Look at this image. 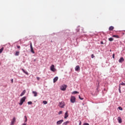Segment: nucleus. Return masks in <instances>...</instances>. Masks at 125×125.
<instances>
[{"mask_svg": "<svg viewBox=\"0 0 125 125\" xmlns=\"http://www.w3.org/2000/svg\"><path fill=\"white\" fill-rule=\"evenodd\" d=\"M66 88H67V85L66 84H62L60 86V89L62 91H65V90H66Z\"/></svg>", "mask_w": 125, "mask_h": 125, "instance_id": "f257e3e1", "label": "nucleus"}, {"mask_svg": "<svg viewBox=\"0 0 125 125\" xmlns=\"http://www.w3.org/2000/svg\"><path fill=\"white\" fill-rule=\"evenodd\" d=\"M25 101H26V97H22L20 100L19 105H23V103H24V102H25Z\"/></svg>", "mask_w": 125, "mask_h": 125, "instance_id": "f03ea898", "label": "nucleus"}, {"mask_svg": "<svg viewBox=\"0 0 125 125\" xmlns=\"http://www.w3.org/2000/svg\"><path fill=\"white\" fill-rule=\"evenodd\" d=\"M59 106L60 107V108H64L65 106V103L64 102H61L59 103Z\"/></svg>", "mask_w": 125, "mask_h": 125, "instance_id": "7ed1b4c3", "label": "nucleus"}, {"mask_svg": "<svg viewBox=\"0 0 125 125\" xmlns=\"http://www.w3.org/2000/svg\"><path fill=\"white\" fill-rule=\"evenodd\" d=\"M70 101L71 103H75V102H76V97L71 96L70 98Z\"/></svg>", "mask_w": 125, "mask_h": 125, "instance_id": "20e7f679", "label": "nucleus"}, {"mask_svg": "<svg viewBox=\"0 0 125 125\" xmlns=\"http://www.w3.org/2000/svg\"><path fill=\"white\" fill-rule=\"evenodd\" d=\"M50 70L52 72H55L56 71V69H55L54 64H52L51 66H50Z\"/></svg>", "mask_w": 125, "mask_h": 125, "instance_id": "39448f33", "label": "nucleus"}, {"mask_svg": "<svg viewBox=\"0 0 125 125\" xmlns=\"http://www.w3.org/2000/svg\"><path fill=\"white\" fill-rule=\"evenodd\" d=\"M16 121V118H15V117H14L12 119L10 125H14V124L15 123Z\"/></svg>", "mask_w": 125, "mask_h": 125, "instance_id": "423d86ee", "label": "nucleus"}, {"mask_svg": "<svg viewBox=\"0 0 125 125\" xmlns=\"http://www.w3.org/2000/svg\"><path fill=\"white\" fill-rule=\"evenodd\" d=\"M63 122H64L63 120H61L58 121L57 122V125H61V124H62L63 123Z\"/></svg>", "mask_w": 125, "mask_h": 125, "instance_id": "0eeeda50", "label": "nucleus"}, {"mask_svg": "<svg viewBox=\"0 0 125 125\" xmlns=\"http://www.w3.org/2000/svg\"><path fill=\"white\" fill-rule=\"evenodd\" d=\"M124 61H125V59H124V58L121 57L119 60V63H123V62H124Z\"/></svg>", "mask_w": 125, "mask_h": 125, "instance_id": "6e6552de", "label": "nucleus"}, {"mask_svg": "<svg viewBox=\"0 0 125 125\" xmlns=\"http://www.w3.org/2000/svg\"><path fill=\"white\" fill-rule=\"evenodd\" d=\"M75 71H76V72H78V71H80V70H81V68H80V66L79 65H77L75 68Z\"/></svg>", "mask_w": 125, "mask_h": 125, "instance_id": "1a4fd4ad", "label": "nucleus"}, {"mask_svg": "<svg viewBox=\"0 0 125 125\" xmlns=\"http://www.w3.org/2000/svg\"><path fill=\"white\" fill-rule=\"evenodd\" d=\"M117 120L119 124H122L123 121L122 120V118H121V117H118Z\"/></svg>", "mask_w": 125, "mask_h": 125, "instance_id": "9d476101", "label": "nucleus"}, {"mask_svg": "<svg viewBox=\"0 0 125 125\" xmlns=\"http://www.w3.org/2000/svg\"><path fill=\"white\" fill-rule=\"evenodd\" d=\"M69 117V114H68V111H66L64 114V119H67Z\"/></svg>", "mask_w": 125, "mask_h": 125, "instance_id": "9b49d317", "label": "nucleus"}, {"mask_svg": "<svg viewBox=\"0 0 125 125\" xmlns=\"http://www.w3.org/2000/svg\"><path fill=\"white\" fill-rule=\"evenodd\" d=\"M32 93L34 94V96H35V97L38 96V93L36 91H32Z\"/></svg>", "mask_w": 125, "mask_h": 125, "instance_id": "f8f14e48", "label": "nucleus"}, {"mask_svg": "<svg viewBox=\"0 0 125 125\" xmlns=\"http://www.w3.org/2000/svg\"><path fill=\"white\" fill-rule=\"evenodd\" d=\"M22 72H23V73H24V74H25L26 75H29V73H28V72H27L26 71H25V70H24V69L22 68L21 69Z\"/></svg>", "mask_w": 125, "mask_h": 125, "instance_id": "ddd939ff", "label": "nucleus"}, {"mask_svg": "<svg viewBox=\"0 0 125 125\" xmlns=\"http://www.w3.org/2000/svg\"><path fill=\"white\" fill-rule=\"evenodd\" d=\"M58 81V77H56L55 78H54L53 82L54 83H56Z\"/></svg>", "mask_w": 125, "mask_h": 125, "instance_id": "4468645a", "label": "nucleus"}, {"mask_svg": "<svg viewBox=\"0 0 125 125\" xmlns=\"http://www.w3.org/2000/svg\"><path fill=\"white\" fill-rule=\"evenodd\" d=\"M25 93H26V90H24L21 93L20 96H23V95H24V94H25Z\"/></svg>", "mask_w": 125, "mask_h": 125, "instance_id": "2eb2a0df", "label": "nucleus"}, {"mask_svg": "<svg viewBox=\"0 0 125 125\" xmlns=\"http://www.w3.org/2000/svg\"><path fill=\"white\" fill-rule=\"evenodd\" d=\"M30 49L31 52H32V53H35V51H34V48H33V47H30Z\"/></svg>", "mask_w": 125, "mask_h": 125, "instance_id": "dca6fc26", "label": "nucleus"}, {"mask_svg": "<svg viewBox=\"0 0 125 125\" xmlns=\"http://www.w3.org/2000/svg\"><path fill=\"white\" fill-rule=\"evenodd\" d=\"M114 30V26H110L109 27V31H113Z\"/></svg>", "mask_w": 125, "mask_h": 125, "instance_id": "f3484780", "label": "nucleus"}, {"mask_svg": "<svg viewBox=\"0 0 125 125\" xmlns=\"http://www.w3.org/2000/svg\"><path fill=\"white\" fill-rule=\"evenodd\" d=\"M68 124H70V121H66L63 123V125H67Z\"/></svg>", "mask_w": 125, "mask_h": 125, "instance_id": "a211bd4d", "label": "nucleus"}, {"mask_svg": "<svg viewBox=\"0 0 125 125\" xmlns=\"http://www.w3.org/2000/svg\"><path fill=\"white\" fill-rule=\"evenodd\" d=\"M113 38H116V39H119L120 37L118 35H113L112 36Z\"/></svg>", "mask_w": 125, "mask_h": 125, "instance_id": "6ab92c4d", "label": "nucleus"}, {"mask_svg": "<svg viewBox=\"0 0 125 125\" xmlns=\"http://www.w3.org/2000/svg\"><path fill=\"white\" fill-rule=\"evenodd\" d=\"M108 41H109V42H113V41H114V39L113 38H110L108 39Z\"/></svg>", "mask_w": 125, "mask_h": 125, "instance_id": "aec40b11", "label": "nucleus"}, {"mask_svg": "<svg viewBox=\"0 0 125 125\" xmlns=\"http://www.w3.org/2000/svg\"><path fill=\"white\" fill-rule=\"evenodd\" d=\"M4 48L2 47L1 49H0V53H1L2 51H3Z\"/></svg>", "mask_w": 125, "mask_h": 125, "instance_id": "412c9836", "label": "nucleus"}, {"mask_svg": "<svg viewBox=\"0 0 125 125\" xmlns=\"http://www.w3.org/2000/svg\"><path fill=\"white\" fill-rule=\"evenodd\" d=\"M19 53H20L19 52L17 51V52H16L15 56H18V55H19Z\"/></svg>", "mask_w": 125, "mask_h": 125, "instance_id": "4be33fe9", "label": "nucleus"}, {"mask_svg": "<svg viewBox=\"0 0 125 125\" xmlns=\"http://www.w3.org/2000/svg\"><path fill=\"white\" fill-rule=\"evenodd\" d=\"M73 94H77V93H79V92L77 91H74L73 92Z\"/></svg>", "mask_w": 125, "mask_h": 125, "instance_id": "5701e85b", "label": "nucleus"}, {"mask_svg": "<svg viewBox=\"0 0 125 125\" xmlns=\"http://www.w3.org/2000/svg\"><path fill=\"white\" fill-rule=\"evenodd\" d=\"M43 103L44 104H47V102L46 101H43Z\"/></svg>", "mask_w": 125, "mask_h": 125, "instance_id": "b1692460", "label": "nucleus"}, {"mask_svg": "<svg viewBox=\"0 0 125 125\" xmlns=\"http://www.w3.org/2000/svg\"><path fill=\"white\" fill-rule=\"evenodd\" d=\"M27 104H28V105H31L33 104V103L32 102H28Z\"/></svg>", "mask_w": 125, "mask_h": 125, "instance_id": "393cba45", "label": "nucleus"}, {"mask_svg": "<svg viewBox=\"0 0 125 125\" xmlns=\"http://www.w3.org/2000/svg\"><path fill=\"white\" fill-rule=\"evenodd\" d=\"M79 99H80V100H83V98H81V96H79Z\"/></svg>", "mask_w": 125, "mask_h": 125, "instance_id": "a878e982", "label": "nucleus"}, {"mask_svg": "<svg viewBox=\"0 0 125 125\" xmlns=\"http://www.w3.org/2000/svg\"><path fill=\"white\" fill-rule=\"evenodd\" d=\"M119 92L120 93H122V91H121V86H119Z\"/></svg>", "mask_w": 125, "mask_h": 125, "instance_id": "bb28decb", "label": "nucleus"}, {"mask_svg": "<svg viewBox=\"0 0 125 125\" xmlns=\"http://www.w3.org/2000/svg\"><path fill=\"white\" fill-rule=\"evenodd\" d=\"M62 111H60L59 112L58 114H59V115H61V114H62Z\"/></svg>", "mask_w": 125, "mask_h": 125, "instance_id": "cd10ccee", "label": "nucleus"}, {"mask_svg": "<svg viewBox=\"0 0 125 125\" xmlns=\"http://www.w3.org/2000/svg\"><path fill=\"white\" fill-rule=\"evenodd\" d=\"M118 108H119V110H121V111L123 110V108H122V107L119 106Z\"/></svg>", "mask_w": 125, "mask_h": 125, "instance_id": "c85d7f7f", "label": "nucleus"}, {"mask_svg": "<svg viewBox=\"0 0 125 125\" xmlns=\"http://www.w3.org/2000/svg\"><path fill=\"white\" fill-rule=\"evenodd\" d=\"M95 56L94 54L91 55V58H94Z\"/></svg>", "mask_w": 125, "mask_h": 125, "instance_id": "c756f323", "label": "nucleus"}, {"mask_svg": "<svg viewBox=\"0 0 125 125\" xmlns=\"http://www.w3.org/2000/svg\"><path fill=\"white\" fill-rule=\"evenodd\" d=\"M112 58H113V59H115V54H113L112 55Z\"/></svg>", "mask_w": 125, "mask_h": 125, "instance_id": "7c9ffc66", "label": "nucleus"}, {"mask_svg": "<svg viewBox=\"0 0 125 125\" xmlns=\"http://www.w3.org/2000/svg\"><path fill=\"white\" fill-rule=\"evenodd\" d=\"M83 125H89V124L88 123H85Z\"/></svg>", "mask_w": 125, "mask_h": 125, "instance_id": "2f4dec72", "label": "nucleus"}, {"mask_svg": "<svg viewBox=\"0 0 125 125\" xmlns=\"http://www.w3.org/2000/svg\"><path fill=\"white\" fill-rule=\"evenodd\" d=\"M121 85H124V86L125 85V83L123 82L122 83H121Z\"/></svg>", "mask_w": 125, "mask_h": 125, "instance_id": "473e14b6", "label": "nucleus"}, {"mask_svg": "<svg viewBox=\"0 0 125 125\" xmlns=\"http://www.w3.org/2000/svg\"><path fill=\"white\" fill-rule=\"evenodd\" d=\"M41 78H40V77H37V80H38V81H40V79Z\"/></svg>", "mask_w": 125, "mask_h": 125, "instance_id": "72a5a7b5", "label": "nucleus"}, {"mask_svg": "<svg viewBox=\"0 0 125 125\" xmlns=\"http://www.w3.org/2000/svg\"><path fill=\"white\" fill-rule=\"evenodd\" d=\"M24 117H25V122H27V116H25Z\"/></svg>", "mask_w": 125, "mask_h": 125, "instance_id": "f704fd0d", "label": "nucleus"}, {"mask_svg": "<svg viewBox=\"0 0 125 125\" xmlns=\"http://www.w3.org/2000/svg\"><path fill=\"white\" fill-rule=\"evenodd\" d=\"M30 47H33V45H32V42H30Z\"/></svg>", "mask_w": 125, "mask_h": 125, "instance_id": "c9c22d12", "label": "nucleus"}, {"mask_svg": "<svg viewBox=\"0 0 125 125\" xmlns=\"http://www.w3.org/2000/svg\"><path fill=\"white\" fill-rule=\"evenodd\" d=\"M101 44H104L103 41H102V42H101Z\"/></svg>", "mask_w": 125, "mask_h": 125, "instance_id": "e433bc0d", "label": "nucleus"}, {"mask_svg": "<svg viewBox=\"0 0 125 125\" xmlns=\"http://www.w3.org/2000/svg\"><path fill=\"white\" fill-rule=\"evenodd\" d=\"M17 48H20L21 47H20V46H19V45H17Z\"/></svg>", "mask_w": 125, "mask_h": 125, "instance_id": "4c0bfd02", "label": "nucleus"}, {"mask_svg": "<svg viewBox=\"0 0 125 125\" xmlns=\"http://www.w3.org/2000/svg\"><path fill=\"white\" fill-rule=\"evenodd\" d=\"M11 83H13V79H11Z\"/></svg>", "mask_w": 125, "mask_h": 125, "instance_id": "58836bf2", "label": "nucleus"}, {"mask_svg": "<svg viewBox=\"0 0 125 125\" xmlns=\"http://www.w3.org/2000/svg\"><path fill=\"white\" fill-rule=\"evenodd\" d=\"M79 125H82V121H80Z\"/></svg>", "mask_w": 125, "mask_h": 125, "instance_id": "ea45409f", "label": "nucleus"}, {"mask_svg": "<svg viewBox=\"0 0 125 125\" xmlns=\"http://www.w3.org/2000/svg\"><path fill=\"white\" fill-rule=\"evenodd\" d=\"M22 125H27L26 124H23Z\"/></svg>", "mask_w": 125, "mask_h": 125, "instance_id": "a19ab883", "label": "nucleus"}, {"mask_svg": "<svg viewBox=\"0 0 125 125\" xmlns=\"http://www.w3.org/2000/svg\"><path fill=\"white\" fill-rule=\"evenodd\" d=\"M124 32H125V30L124 31Z\"/></svg>", "mask_w": 125, "mask_h": 125, "instance_id": "79ce46f5", "label": "nucleus"}]
</instances>
